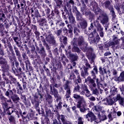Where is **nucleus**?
<instances>
[{
    "label": "nucleus",
    "instance_id": "31",
    "mask_svg": "<svg viewBox=\"0 0 124 124\" xmlns=\"http://www.w3.org/2000/svg\"><path fill=\"white\" fill-rule=\"evenodd\" d=\"M50 91L51 93H52V94H53V95L55 96V97H58V91L55 89H52V87H51Z\"/></svg>",
    "mask_w": 124,
    "mask_h": 124
},
{
    "label": "nucleus",
    "instance_id": "46",
    "mask_svg": "<svg viewBox=\"0 0 124 124\" xmlns=\"http://www.w3.org/2000/svg\"><path fill=\"white\" fill-rule=\"evenodd\" d=\"M94 89L95 88L91 89L93 94H96L97 93H98V91L97 90V89Z\"/></svg>",
    "mask_w": 124,
    "mask_h": 124
},
{
    "label": "nucleus",
    "instance_id": "30",
    "mask_svg": "<svg viewBox=\"0 0 124 124\" xmlns=\"http://www.w3.org/2000/svg\"><path fill=\"white\" fill-rule=\"evenodd\" d=\"M110 93L112 94H113V95H115V94H116V93H117V88H116L115 87H112L111 89H110Z\"/></svg>",
    "mask_w": 124,
    "mask_h": 124
},
{
    "label": "nucleus",
    "instance_id": "61",
    "mask_svg": "<svg viewBox=\"0 0 124 124\" xmlns=\"http://www.w3.org/2000/svg\"><path fill=\"white\" fill-rule=\"evenodd\" d=\"M77 81L78 83H80L81 82V78H80V76H78Z\"/></svg>",
    "mask_w": 124,
    "mask_h": 124
},
{
    "label": "nucleus",
    "instance_id": "44",
    "mask_svg": "<svg viewBox=\"0 0 124 124\" xmlns=\"http://www.w3.org/2000/svg\"><path fill=\"white\" fill-rule=\"evenodd\" d=\"M72 50L74 51V52H77L78 53L80 52V49L77 46H74Z\"/></svg>",
    "mask_w": 124,
    "mask_h": 124
},
{
    "label": "nucleus",
    "instance_id": "17",
    "mask_svg": "<svg viewBox=\"0 0 124 124\" xmlns=\"http://www.w3.org/2000/svg\"><path fill=\"white\" fill-rule=\"evenodd\" d=\"M104 4L105 8H106L107 9H110V8H112V7H113V5H112V4L109 0L105 1L104 3Z\"/></svg>",
    "mask_w": 124,
    "mask_h": 124
},
{
    "label": "nucleus",
    "instance_id": "38",
    "mask_svg": "<svg viewBox=\"0 0 124 124\" xmlns=\"http://www.w3.org/2000/svg\"><path fill=\"white\" fill-rule=\"evenodd\" d=\"M15 51L17 58H20V57H21V54H20V51H18V48H15Z\"/></svg>",
    "mask_w": 124,
    "mask_h": 124
},
{
    "label": "nucleus",
    "instance_id": "23",
    "mask_svg": "<svg viewBox=\"0 0 124 124\" xmlns=\"http://www.w3.org/2000/svg\"><path fill=\"white\" fill-rule=\"evenodd\" d=\"M53 0L55 1V3H56L58 7H61V6H63V4H62L63 1H62V0Z\"/></svg>",
    "mask_w": 124,
    "mask_h": 124
},
{
    "label": "nucleus",
    "instance_id": "33",
    "mask_svg": "<svg viewBox=\"0 0 124 124\" xmlns=\"http://www.w3.org/2000/svg\"><path fill=\"white\" fill-rule=\"evenodd\" d=\"M88 69H89V68L84 67V73H81V76H82V77H84L85 75H87V76L89 75V72H88Z\"/></svg>",
    "mask_w": 124,
    "mask_h": 124
},
{
    "label": "nucleus",
    "instance_id": "47",
    "mask_svg": "<svg viewBox=\"0 0 124 124\" xmlns=\"http://www.w3.org/2000/svg\"><path fill=\"white\" fill-rule=\"evenodd\" d=\"M110 113L113 118H114V119L115 118H117V113H116L115 111L111 112Z\"/></svg>",
    "mask_w": 124,
    "mask_h": 124
},
{
    "label": "nucleus",
    "instance_id": "64",
    "mask_svg": "<svg viewBox=\"0 0 124 124\" xmlns=\"http://www.w3.org/2000/svg\"><path fill=\"white\" fill-rule=\"evenodd\" d=\"M60 122H58V121L56 119L53 120V124H59Z\"/></svg>",
    "mask_w": 124,
    "mask_h": 124
},
{
    "label": "nucleus",
    "instance_id": "21",
    "mask_svg": "<svg viewBox=\"0 0 124 124\" xmlns=\"http://www.w3.org/2000/svg\"><path fill=\"white\" fill-rule=\"evenodd\" d=\"M5 96H8L9 98H12L14 93L12 90H8L5 93Z\"/></svg>",
    "mask_w": 124,
    "mask_h": 124
},
{
    "label": "nucleus",
    "instance_id": "1",
    "mask_svg": "<svg viewBox=\"0 0 124 124\" xmlns=\"http://www.w3.org/2000/svg\"><path fill=\"white\" fill-rule=\"evenodd\" d=\"M90 6V8H93V10L94 12L96 15L100 14L101 16H107V15L105 14L104 11L101 10L100 8L98 7V5L96 2H91Z\"/></svg>",
    "mask_w": 124,
    "mask_h": 124
},
{
    "label": "nucleus",
    "instance_id": "45",
    "mask_svg": "<svg viewBox=\"0 0 124 124\" xmlns=\"http://www.w3.org/2000/svg\"><path fill=\"white\" fill-rule=\"evenodd\" d=\"M9 120L10 122L13 123L14 122H15V118H14V116H10L9 117Z\"/></svg>",
    "mask_w": 124,
    "mask_h": 124
},
{
    "label": "nucleus",
    "instance_id": "14",
    "mask_svg": "<svg viewBox=\"0 0 124 124\" xmlns=\"http://www.w3.org/2000/svg\"><path fill=\"white\" fill-rule=\"evenodd\" d=\"M112 20H113L112 28H113V31H117V28L119 27V24H117V23H118V20L116 19V17L115 16L113 17Z\"/></svg>",
    "mask_w": 124,
    "mask_h": 124
},
{
    "label": "nucleus",
    "instance_id": "57",
    "mask_svg": "<svg viewBox=\"0 0 124 124\" xmlns=\"http://www.w3.org/2000/svg\"><path fill=\"white\" fill-rule=\"evenodd\" d=\"M15 7L17 6V4H18V0H13Z\"/></svg>",
    "mask_w": 124,
    "mask_h": 124
},
{
    "label": "nucleus",
    "instance_id": "40",
    "mask_svg": "<svg viewBox=\"0 0 124 124\" xmlns=\"http://www.w3.org/2000/svg\"><path fill=\"white\" fill-rule=\"evenodd\" d=\"M69 22L72 24L75 22V18L73 16H69Z\"/></svg>",
    "mask_w": 124,
    "mask_h": 124
},
{
    "label": "nucleus",
    "instance_id": "63",
    "mask_svg": "<svg viewBox=\"0 0 124 124\" xmlns=\"http://www.w3.org/2000/svg\"><path fill=\"white\" fill-rule=\"evenodd\" d=\"M122 94L124 95V85L122 86V89H121Z\"/></svg>",
    "mask_w": 124,
    "mask_h": 124
},
{
    "label": "nucleus",
    "instance_id": "6",
    "mask_svg": "<svg viewBox=\"0 0 124 124\" xmlns=\"http://www.w3.org/2000/svg\"><path fill=\"white\" fill-rule=\"evenodd\" d=\"M73 97L75 99H78L79 101L77 104V106L78 108H80L81 107V103H82L84 105H85V99L83 96H81L80 95H78L77 93L74 94Z\"/></svg>",
    "mask_w": 124,
    "mask_h": 124
},
{
    "label": "nucleus",
    "instance_id": "62",
    "mask_svg": "<svg viewBox=\"0 0 124 124\" xmlns=\"http://www.w3.org/2000/svg\"><path fill=\"white\" fill-rule=\"evenodd\" d=\"M61 33H62V30H59L57 31V35L59 36V35H61Z\"/></svg>",
    "mask_w": 124,
    "mask_h": 124
},
{
    "label": "nucleus",
    "instance_id": "7",
    "mask_svg": "<svg viewBox=\"0 0 124 124\" xmlns=\"http://www.w3.org/2000/svg\"><path fill=\"white\" fill-rule=\"evenodd\" d=\"M0 64H1V68L2 70L4 71V72H6V71H8V69L9 68V66L7 64V62L6 60L3 58L2 57H0Z\"/></svg>",
    "mask_w": 124,
    "mask_h": 124
},
{
    "label": "nucleus",
    "instance_id": "28",
    "mask_svg": "<svg viewBox=\"0 0 124 124\" xmlns=\"http://www.w3.org/2000/svg\"><path fill=\"white\" fill-rule=\"evenodd\" d=\"M88 86L90 88L91 90H93V89L96 88V84H95L94 80L89 83Z\"/></svg>",
    "mask_w": 124,
    "mask_h": 124
},
{
    "label": "nucleus",
    "instance_id": "24",
    "mask_svg": "<svg viewBox=\"0 0 124 124\" xmlns=\"http://www.w3.org/2000/svg\"><path fill=\"white\" fill-rule=\"evenodd\" d=\"M101 23H102L103 25H104V24H106V23H108V17L106 16H102L101 19Z\"/></svg>",
    "mask_w": 124,
    "mask_h": 124
},
{
    "label": "nucleus",
    "instance_id": "41",
    "mask_svg": "<svg viewBox=\"0 0 124 124\" xmlns=\"http://www.w3.org/2000/svg\"><path fill=\"white\" fill-rule=\"evenodd\" d=\"M78 124H84V121H83V118H82V117H78Z\"/></svg>",
    "mask_w": 124,
    "mask_h": 124
},
{
    "label": "nucleus",
    "instance_id": "36",
    "mask_svg": "<svg viewBox=\"0 0 124 124\" xmlns=\"http://www.w3.org/2000/svg\"><path fill=\"white\" fill-rule=\"evenodd\" d=\"M85 15L86 16H94V15H93V13L91 12V10H88L85 12Z\"/></svg>",
    "mask_w": 124,
    "mask_h": 124
},
{
    "label": "nucleus",
    "instance_id": "52",
    "mask_svg": "<svg viewBox=\"0 0 124 124\" xmlns=\"http://www.w3.org/2000/svg\"><path fill=\"white\" fill-rule=\"evenodd\" d=\"M44 23H46V19H42L41 20V26H43L44 25Z\"/></svg>",
    "mask_w": 124,
    "mask_h": 124
},
{
    "label": "nucleus",
    "instance_id": "8",
    "mask_svg": "<svg viewBox=\"0 0 124 124\" xmlns=\"http://www.w3.org/2000/svg\"><path fill=\"white\" fill-rule=\"evenodd\" d=\"M9 9V11H7V10L6 9H4L3 11H0V16H14V13H13V11L10 10L9 9L10 8V5L8 7Z\"/></svg>",
    "mask_w": 124,
    "mask_h": 124
},
{
    "label": "nucleus",
    "instance_id": "35",
    "mask_svg": "<svg viewBox=\"0 0 124 124\" xmlns=\"http://www.w3.org/2000/svg\"><path fill=\"white\" fill-rule=\"evenodd\" d=\"M98 116L99 118L100 121H105V120L107 119L106 116L105 114H103L102 116H101L99 113L98 114Z\"/></svg>",
    "mask_w": 124,
    "mask_h": 124
},
{
    "label": "nucleus",
    "instance_id": "39",
    "mask_svg": "<svg viewBox=\"0 0 124 124\" xmlns=\"http://www.w3.org/2000/svg\"><path fill=\"white\" fill-rule=\"evenodd\" d=\"M108 10H109L112 16H116L115 11H114V8H113V7H112L111 8L108 9Z\"/></svg>",
    "mask_w": 124,
    "mask_h": 124
},
{
    "label": "nucleus",
    "instance_id": "59",
    "mask_svg": "<svg viewBox=\"0 0 124 124\" xmlns=\"http://www.w3.org/2000/svg\"><path fill=\"white\" fill-rule=\"evenodd\" d=\"M40 51L41 52V53H44V47H43V46H42V45H41V50Z\"/></svg>",
    "mask_w": 124,
    "mask_h": 124
},
{
    "label": "nucleus",
    "instance_id": "4",
    "mask_svg": "<svg viewBox=\"0 0 124 124\" xmlns=\"http://www.w3.org/2000/svg\"><path fill=\"white\" fill-rule=\"evenodd\" d=\"M84 116L85 119H88V122H91V123L94 122V124H97L98 123H100V121H98V120L96 119V117L92 112H89Z\"/></svg>",
    "mask_w": 124,
    "mask_h": 124
},
{
    "label": "nucleus",
    "instance_id": "5",
    "mask_svg": "<svg viewBox=\"0 0 124 124\" xmlns=\"http://www.w3.org/2000/svg\"><path fill=\"white\" fill-rule=\"evenodd\" d=\"M56 5L55 7H54V11H52L51 13V16H55L56 15L57 16H60L61 15V14H62V16H66L67 15L68 16V15H65V12H64V11L61 10V12L59 11V10H58V8H61L62 6L58 7L57 5V3H56Z\"/></svg>",
    "mask_w": 124,
    "mask_h": 124
},
{
    "label": "nucleus",
    "instance_id": "58",
    "mask_svg": "<svg viewBox=\"0 0 124 124\" xmlns=\"http://www.w3.org/2000/svg\"><path fill=\"white\" fill-rule=\"evenodd\" d=\"M110 55H111V53L110 52H107L104 54V56L105 57H107V56H109Z\"/></svg>",
    "mask_w": 124,
    "mask_h": 124
},
{
    "label": "nucleus",
    "instance_id": "37",
    "mask_svg": "<svg viewBox=\"0 0 124 124\" xmlns=\"http://www.w3.org/2000/svg\"><path fill=\"white\" fill-rule=\"evenodd\" d=\"M13 101L15 102V101H19L20 100V98L17 96V95H14L11 97Z\"/></svg>",
    "mask_w": 124,
    "mask_h": 124
},
{
    "label": "nucleus",
    "instance_id": "12",
    "mask_svg": "<svg viewBox=\"0 0 124 124\" xmlns=\"http://www.w3.org/2000/svg\"><path fill=\"white\" fill-rule=\"evenodd\" d=\"M81 3L80 10L82 12H84L87 8V5H89V0H87V3L86 2L85 0H80Z\"/></svg>",
    "mask_w": 124,
    "mask_h": 124
},
{
    "label": "nucleus",
    "instance_id": "11",
    "mask_svg": "<svg viewBox=\"0 0 124 124\" xmlns=\"http://www.w3.org/2000/svg\"><path fill=\"white\" fill-rule=\"evenodd\" d=\"M80 40L78 41V44L81 45V49L82 50H85V51L87 50V46H88V43L84 42V39H83V37H80Z\"/></svg>",
    "mask_w": 124,
    "mask_h": 124
},
{
    "label": "nucleus",
    "instance_id": "34",
    "mask_svg": "<svg viewBox=\"0 0 124 124\" xmlns=\"http://www.w3.org/2000/svg\"><path fill=\"white\" fill-rule=\"evenodd\" d=\"M107 103L108 104V105H113L114 103V101H113L112 99L111 98H108L106 99Z\"/></svg>",
    "mask_w": 124,
    "mask_h": 124
},
{
    "label": "nucleus",
    "instance_id": "3",
    "mask_svg": "<svg viewBox=\"0 0 124 124\" xmlns=\"http://www.w3.org/2000/svg\"><path fill=\"white\" fill-rule=\"evenodd\" d=\"M120 41H121V39H118V37L113 35L112 36V41L108 43L109 46H111L114 50H117V49L120 48Z\"/></svg>",
    "mask_w": 124,
    "mask_h": 124
},
{
    "label": "nucleus",
    "instance_id": "9",
    "mask_svg": "<svg viewBox=\"0 0 124 124\" xmlns=\"http://www.w3.org/2000/svg\"><path fill=\"white\" fill-rule=\"evenodd\" d=\"M113 100L115 102L118 101L120 105H124V98L122 97L120 94H118L116 96L114 97Z\"/></svg>",
    "mask_w": 124,
    "mask_h": 124
},
{
    "label": "nucleus",
    "instance_id": "50",
    "mask_svg": "<svg viewBox=\"0 0 124 124\" xmlns=\"http://www.w3.org/2000/svg\"><path fill=\"white\" fill-rule=\"evenodd\" d=\"M111 72L112 73L113 75H114V76H116V75H117V70L113 69L111 70Z\"/></svg>",
    "mask_w": 124,
    "mask_h": 124
},
{
    "label": "nucleus",
    "instance_id": "51",
    "mask_svg": "<svg viewBox=\"0 0 124 124\" xmlns=\"http://www.w3.org/2000/svg\"><path fill=\"white\" fill-rule=\"evenodd\" d=\"M91 73L92 76L93 77V79H95L96 77L95 76V72H94V71H92Z\"/></svg>",
    "mask_w": 124,
    "mask_h": 124
},
{
    "label": "nucleus",
    "instance_id": "18",
    "mask_svg": "<svg viewBox=\"0 0 124 124\" xmlns=\"http://www.w3.org/2000/svg\"><path fill=\"white\" fill-rule=\"evenodd\" d=\"M19 1H22L21 3H20V9L21 11H24L25 9H27V7H28V6L26 5V1L25 0H19Z\"/></svg>",
    "mask_w": 124,
    "mask_h": 124
},
{
    "label": "nucleus",
    "instance_id": "15",
    "mask_svg": "<svg viewBox=\"0 0 124 124\" xmlns=\"http://www.w3.org/2000/svg\"><path fill=\"white\" fill-rule=\"evenodd\" d=\"M46 40L51 44H55V43H56V41H55V40L54 39V37L51 36V35H49L47 37H46Z\"/></svg>",
    "mask_w": 124,
    "mask_h": 124
},
{
    "label": "nucleus",
    "instance_id": "42",
    "mask_svg": "<svg viewBox=\"0 0 124 124\" xmlns=\"http://www.w3.org/2000/svg\"><path fill=\"white\" fill-rule=\"evenodd\" d=\"M99 30H100V36L101 37H103L104 34H103V32L102 31H103V28H101V27H99Z\"/></svg>",
    "mask_w": 124,
    "mask_h": 124
},
{
    "label": "nucleus",
    "instance_id": "13",
    "mask_svg": "<svg viewBox=\"0 0 124 124\" xmlns=\"http://www.w3.org/2000/svg\"><path fill=\"white\" fill-rule=\"evenodd\" d=\"M101 109H102L101 106H95L93 108L92 110L93 112H94L95 114L98 115L99 114V111H101Z\"/></svg>",
    "mask_w": 124,
    "mask_h": 124
},
{
    "label": "nucleus",
    "instance_id": "27",
    "mask_svg": "<svg viewBox=\"0 0 124 124\" xmlns=\"http://www.w3.org/2000/svg\"><path fill=\"white\" fill-rule=\"evenodd\" d=\"M58 120H59V121H60V120H61L62 124H64L67 121L66 120V119H65V117L63 115H59L58 117Z\"/></svg>",
    "mask_w": 124,
    "mask_h": 124
},
{
    "label": "nucleus",
    "instance_id": "22",
    "mask_svg": "<svg viewBox=\"0 0 124 124\" xmlns=\"http://www.w3.org/2000/svg\"><path fill=\"white\" fill-rule=\"evenodd\" d=\"M114 7L116 10H117L119 15H123V12L121 11V9L120 7H121V6L120 5V4H116L115 6Z\"/></svg>",
    "mask_w": 124,
    "mask_h": 124
},
{
    "label": "nucleus",
    "instance_id": "25",
    "mask_svg": "<svg viewBox=\"0 0 124 124\" xmlns=\"http://www.w3.org/2000/svg\"><path fill=\"white\" fill-rule=\"evenodd\" d=\"M94 79L92 78L91 76H89L86 79H85V83H87L88 85L92 83V82H93L94 81Z\"/></svg>",
    "mask_w": 124,
    "mask_h": 124
},
{
    "label": "nucleus",
    "instance_id": "10",
    "mask_svg": "<svg viewBox=\"0 0 124 124\" xmlns=\"http://www.w3.org/2000/svg\"><path fill=\"white\" fill-rule=\"evenodd\" d=\"M83 92H86V96L89 97L91 96V93L89 89H88V86L85 84H82L80 87V93H83Z\"/></svg>",
    "mask_w": 124,
    "mask_h": 124
},
{
    "label": "nucleus",
    "instance_id": "53",
    "mask_svg": "<svg viewBox=\"0 0 124 124\" xmlns=\"http://www.w3.org/2000/svg\"><path fill=\"white\" fill-rule=\"evenodd\" d=\"M85 62H86L85 65L86 66H87L86 68H91V65L89 64V62H88L87 60H86Z\"/></svg>",
    "mask_w": 124,
    "mask_h": 124
},
{
    "label": "nucleus",
    "instance_id": "32",
    "mask_svg": "<svg viewBox=\"0 0 124 124\" xmlns=\"http://www.w3.org/2000/svg\"><path fill=\"white\" fill-rule=\"evenodd\" d=\"M77 92H78V93H81V88H80V86L78 84H77V86H75L74 89V93H76Z\"/></svg>",
    "mask_w": 124,
    "mask_h": 124
},
{
    "label": "nucleus",
    "instance_id": "49",
    "mask_svg": "<svg viewBox=\"0 0 124 124\" xmlns=\"http://www.w3.org/2000/svg\"><path fill=\"white\" fill-rule=\"evenodd\" d=\"M108 118L109 119V121H113V120H114V118L113 117V116H112V114L111 113L108 114Z\"/></svg>",
    "mask_w": 124,
    "mask_h": 124
},
{
    "label": "nucleus",
    "instance_id": "56",
    "mask_svg": "<svg viewBox=\"0 0 124 124\" xmlns=\"http://www.w3.org/2000/svg\"><path fill=\"white\" fill-rule=\"evenodd\" d=\"M62 103L61 102H60L58 105L57 108L61 109V108H62Z\"/></svg>",
    "mask_w": 124,
    "mask_h": 124
},
{
    "label": "nucleus",
    "instance_id": "29",
    "mask_svg": "<svg viewBox=\"0 0 124 124\" xmlns=\"http://www.w3.org/2000/svg\"><path fill=\"white\" fill-rule=\"evenodd\" d=\"M73 13L76 14V16H81V13L77 9V7L76 6L75 7L74 9L73 10Z\"/></svg>",
    "mask_w": 124,
    "mask_h": 124
},
{
    "label": "nucleus",
    "instance_id": "2",
    "mask_svg": "<svg viewBox=\"0 0 124 124\" xmlns=\"http://www.w3.org/2000/svg\"><path fill=\"white\" fill-rule=\"evenodd\" d=\"M75 3L73 0H69L66 2V5L63 6L64 11L65 13V15H68V16H73L72 13H71V5L74 6Z\"/></svg>",
    "mask_w": 124,
    "mask_h": 124
},
{
    "label": "nucleus",
    "instance_id": "54",
    "mask_svg": "<svg viewBox=\"0 0 124 124\" xmlns=\"http://www.w3.org/2000/svg\"><path fill=\"white\" fill-rule=\"evenodd\" d=\"M121 9L122 10V13L124 14V1L122 3L121 5Z\"/></svg>",
    "mask_w": 124,
    "mask_h": 124
},
{
    "label": "nucleus",
    "instance_id": "26",
    "mask_svg": "<svg viewBox=\"0 0 124 124\" xmlns=\"http://www.w3.org/2000/svg\"><path fill=\"white\" fill-rule=\"evenodd\" d=\"M118 80L120 82L124 81V71L122 72L118 78Z\"/></svg>",
    "mask_w": 124,
    "mask_h": 124
},
{
    "label": "nucleus",
    "instance_id": "19",
    "mask_svg": "<svg viewBox=\"0 0 124 124\" xmlns=\"http://www.w3.org/2000/svg\"><path fill=\"white\" fill-rule=\"evenodd\" d=\"M86 107H87V103H86V101H85V105L81 103L80 108H80V112H82V113H85V112H86Z\"/></svg>",
    "mask_w": 124,
    "mask_h": 124
},
{
    "label": "nucleus",
    "instance_id": "43",
    "mask_svg": "<svg viewBox=\"0 0 124 124\" xmlns=\"http://www.w3.org/2000/svg\"><path fill=\"white\" fill-rule=\"evenodd\" d=\"M50 9L49 8H47L46 10V16H50L51 14H50Z\"/></svg>",
    "mask_w": 124,
    "mask_h": 124
},
{
    "label": "nucleus",
    "instance_id": "55",
    "mask_svg": "<svg viewBox=\"0 0 124 124\" xmlns=\"http://www.w3.org/2000/svg\"><path fill=\"white\" fill-rule=\"evenodd\" d=\"M91 101H95V97L91 96L89 98Z\"/></svg>",
    "mask_w": 124,
    "mask_h": 124
},
{
    "label": "nucleus",
    "instance_id": "20",
    "mask_svg": "<svg viewBox=\"0 0 124 124\" xmlns=\"http://www.w3.org/2000/svg\"><path fill=\"white\" fill-rule=\"evenodd\" d=\"M79 25H78V28H81V29H85L87 28V26L88 24L87 23V21L86 20H83L79 23Z\"/></svg>",
    "mask_w": 124,
    "mask_h": 124
},
{
    "label": "nucleus",
    "instance_id": "16",
    "mask_svg": "<svg viewBox=\"0 0 124 124\" xmlns=\"http://www.w3.org/2000/svg\"><path fill=\"white\" fill-rule=\"evenodd\" d=\"M64 90H65L67 92V93L70 94V86H69V81H67L66 83L63 86Z\"/></svg>",
    "mask_w": 124,
    "mask_h": 124
},
{
    "label": "nucleus",
    "instance_id": "48",
    "mask_svg": "<svg viewBox=\"0 0 124 124\" xmlns=\"http://www.w3.org/2000/svg\"><path fill=\"white\" fill-rule=\"evenodd\" d=\"M69 78L71 79V80H72L73 79H75V75H74V73H71L70 76Z\"/></svg>",
    "mask_w": 124,
    "mask_h": 124
},
{
    "label": "nucleus",
    "instance_id": "60",
    "mask_svg": "<svg viewBox=\"0 0 124 124\" xmlns=\"http://www.w3.org/2000/svg\"><path fill=\"white\" fill-rule=\"evenodd\" d=\"M16 8H17L19 10H21V6L20 5V4L17 3V4H16Z\"/></svg>",
    "mask_w": 124,
    "mask_h": 124
}]
</instances>
